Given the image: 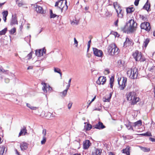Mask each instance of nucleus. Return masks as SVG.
Listing matches in <instances>:
<instances>
[{"instance_id":"obj_1","label":"nucleus","mask_w":155,"mask_h":155,"mask_svg":"<svg viewBox=\"0 0 155 155\" xmlns=\"http://www.w3.org/2000/svg\"><path fill=\"white\" fill-rule=\"evenodd\" d=\"M137 28V23L134 20L131 19L126 23L124 27L121 28V30L124 33L130 34L134 32Z\"/></svg>"},{"instance_id":"obj_2","label":"nucleus","mask_w":155,"mask_h":155,"mask_svg":"<svg viewBox=\"0 0 155 155\" xmlns=\"http://www.w3.org/2000/svg\"><path fill=\"white\" fill-rule=\"evenodd\" d=\"M127 99L131 101V104L134 105L139 101V98L137 97L136 92L130 91L127 92L126 94Z\"/></svg>"},{"instance_id":"obj_3","label":"nucleus","mask_w":155,"mask_h":155,"mask_svg":"<svg viewBox=\"0 0 155 155\" xmlns=\"http://www.w3.org/2000/svg\"><path fill=\"white\" fill-rule=\"evenodd\" d=\"M107 52L109 55L111 56L117 55L119 53V48L115 44H110L107 48Z\"/></svg>"},{"instance_id":"obj_4","label":"nucleus","mask_w":155,"mask_h":155,"mask_svg":"<svg viewBox=\"0 0 155 155\" xmlns=\"http://www.w3.org/2000/svg\"><path fill=\"white\" fill-rule=\"evenodd\" d=\"M138 74V69L136 68H132L127 71V75L130 78L134 79L137 78Z\"/></svg>"},{"instance_id":"obj_5","label":"nucleus","mask_w":155,"mask_h":155,"mask_svg":"<svg viewBox=\"0 0 155 155\" xmlns=\"http://www.w3.org/2000/svg\"><path fill=\"white\" fill-rule=\"evenodd\" d=\"M132 56L136 61H140L143 62L145 61V59L142 56L141 53L138 51H136L133 54Z\"/></svg>"},{"instance_id":"obj_6","label":"nucleus","mask_w":155,"mask_h":155,"mask_svg":"<svg viewBox=\"0 0 155 155\" xmlns=\"http://www.w3.org/2000/svg\"><path fill=\"white\" fill-rule=\"evenodd\" d=\"M127 78L125 77L120 78L118 79V84L119 85V88L120 90H123L126 86Z\"/></svg>"},{"instance_id":"obj_7","label":"nucleus","mask_w":155,"mask_h":155,"mask_svg":"<svg viewBox=\"0 0 155 155\" xmlns=\"http://www.w3.org/2000/svg\"><path fill=\"white\" fill-rule=\"evenodd\" d=\"M142 29L145 30L147 31H149L151 29L150 23L148 22H144L142 23L140 25Z\"/></svg>"},{"instance_id":"obj_8","label":"nucleus","mask_w":155,"mask_h":155,"mask_svg":"<svg viewBox=\"0 0 155 155\" xmlns=\"http://www.w3.org/2000/svg\"><path fill=\"white\" fill-rule=\"evenodd\" d=\"M93 53L94 55L98 57H102V56L103 53L101 50L94 48H93Z\"/></svg>"},{"instance_id":"obj_9","label":"nucleus","mask_w":155,"mask_h":155,"mask_svg":"<svg viewBox=\"0 0 155 155\" xmlns=\"http://www.w3.org/2000/svg\"><path fill=\"white\" fill-rule=\"evenodd\" d=\"M42 84L43 85L42 90L44 92H48L49 93L51 91L52 88L49 85L47 86L46 84L45 83H42Z\"/></svg>"},{"instance_id":"obj_10","label":"nucleus","mask_w":155,"mask_h":155,"mask_svg":"<svg viewBox=\"0 0 155 155\" xmlns=\"http://www.w3.org/2000/svg\"><path fill=\"white\" fill-rule=\"evenodd\" d=\"M106 77L100 76L99 77L96 83L98 84H104L106 82Z\"/></svg>"},{"instance_id":"obj_11","label":"nucleus","mask_w":155,"mask_h":155,"mask_svg":"<svg viewBox=\"0 0 155 155\" xmlns=\"http://www.w3.org/2000/svg\"><path fill=\"white\" fill-rule=\"evenodd\" d=\"M93 127L94 129L96 128L98 129H102L105 128V127L101 122L99 121L96 124L93 126Z\"/></svg>"},{"instance_id":"obj_12","label":"nucleus","mask_w":155,"mask_h":155,"mask_svg":"<svg viewBox=\"0 0 155 155\" xmlns=\"http://www.w3.org/2000/svg\"><path fill=\"white\" fill-rule=\"evenodd\" d=\"M133 43L132 44V40H130L128 38H127L126 39V41L124 43L123 47L124 48H126L127 46L133 45Z\"/></svg>"},{"instance_id":"obj_13","label":"nucleus","mask_w":155,"mask_h":155,"mask_svg":"<svg viewBox=\"0 0 155 155\" xmlns=\"http://www.w3.org/2000/svg\"><path fill=\"white\" fill-rule=\"evenodd\" d=\"M65 0H60L58 1L55 3V6L57 8L61 9V5H63V1Z\"/></svg>"},{"instance_id":"obj_14","label":"nucleus","mask_w":155,"mask_h":155,"mask_svg":"<svg viewBox=\"0 0 155 155\" xmlns=\"http://www.w3.org/2000/svg\"><path fill=\"white\" fill-rule=\"evenodd\" d=\"M91 144L90 140H86L83 142V148L84 149H88Z\"/></svg>"},{"instance_id":"obj_15","label":"nucleus","mask_w":155,"mask_h":155,"mask_svg":"<svg viewBox=\"0 0 155 155\" xmlns=\"http://www.w3.org/2000/svg\"><path fill=\"white\" fill-rule=\"evenodd\" d=\"M28 144L25 142H22L20 143V147L22 151L24 150L27 149L28 148Z\"/></svg>"},{"instance_id":"obj_16","label":"nucleus","mask_w":155,"mask_h":155,"mask_svg":"<svg viewBox=\"0 0 155 155\" xmlns=\"http://www.w3.org/2000/svg\"><path fill=\"white\" fill-rule=\"evenodd\" d=\"M18 21L16 16H14L13 15H12V18L10 22L11 25H13L15 24H18Z\"/></svg>"},{"instance_id":"obj_17","label":"nucleus","mask_w":155,"mask_h":155,"mask_svg":"<svg viewBox=\"0 0 155 155\" xmlns=\"http://www.w3.org/2000/svg\"><path fill=\"white\" fill-rule=\"evenodd\" d=\"M130 147L129 146L127 147L125 149L122 150V153L126 154L127 155H130Z\"/></svg>"},{"instance_id":"obj_18","label":"nucleus","mask_w":155,"mask_h":155,"mask_svg":"<svg viewBox=\"0 0 155 155\" xmlns=\"http://www.w3.org/2000/svg\"><path fill=\"white\" fill-rule=\"evenodd\" d=\"M27 131L26 127L24 126L23 127V128L21 130L19 134L18 137L20 136L21 135H25L27 133Z\"/></svg>"},{"instance_id":"obj_19","label":"nucleus","mask_w":155,"mask_h":155,"mask_svg":"<svg viewBox=\"0 0 155 155\" xmlns=\"http://www.w3.org/2000/svg\"><path fill=\"white\" fill-rule=\"evenodd\" d=\"M36 11L38 13L41 14L44 13V11L43 8L42 7L39 5H37L36 8Z\"/></svg>"},{"instance_id":"obj_20","label":"nucleus","mask_w":155,"mask_h":155,"mask_svg":"<svg viewBox=\"0 0 155 155\" xmlns=\"http://www.w3.org/2000/svg\"><path fill=\"white\" fill-rule=\"evenodd\" d=\"M101 150L100 149H96L92 152V155H101Z\"/></svg>"},{"instance_id":"obj_21","label":"nucleus","mask_w":155,"mask_h":155,"mask_svg":"<svg viewBox=\"0 0 155 155\" xmlns=\"http://www.w3.org/2000/svg\"><path fill=\"white\" fill-rule=\"evenodd\" d=\"M142 122L141 120H139L135 123H133V127H135L136 126H141L142 125Z\"/></svg>"},{"instance_id":"obj_22","label":"nucleus","mask_w":155,"mask_h":155,"mask_svg":"<svg viewBox=\"0 0 155 155\" xmlns=\"http://www.w3.org/2000/svg\"><path fill=\"white\" fill-rule=\"evenodd\" d=\"M124 12V11L123 10H120V11H117L118 17L121 18H122L123 17V14Z\"/></svg>"},{"instance_id":"obj_23","label":"nucleus","mask_w":155,"mask_h":155,"mask_svg":"<svg viewBox=\"0 0 155 155\" xmlns=\"http://www.w3.org/2000/svg\"><path fill=\"white\" fill-rule=\"evenodd\" d=\"M127 127L128 130H133V123L129 122L128 124L126 125Z\"/></svg>"},{"instance_id":"obj_24","label":"nucleus","mask_w":155,"mask_h":155,"mask_svg":"<svg viewBox=\"0 0 155 155\" xmlns=\"http://www.w3.org/2000/svg\"><path fill=\"white\" fill-rule=\"evenodd\" d=\"M35 54L38 57H41L43 55V53L41 50H36Z\"/></svg>"},{"instance_id":"obj_25","label":"nucleus","mask_w":155,"mask_h":155,"mask_svg":"<svg viewBox=\"0 0 155 155\" xmlns=\"http://www.w3.org/2000/svg\"><path fill=\"white\" fill-rule=\"evenodd\" d=\"M150 8V4L148 5V1H147V2L145 3V5L143 7V8L147 10V11H148L149 9Z\"/></svg>"},{"instance_id":"obj_26","label":"nucleus","mask_w":155,"mask_h":155,"mask_svg":"<svg viewBox=\"0 0 155 155\" xmlns=\"http://www.w3.org/2000/svg\"><path fill=\"white\" fill-rule=\"evenodd\" d=\"M134 8L133 7H128L126 8V11L127 13H131L134 11Z\"/></svg>"},{"instance_id":"obj_27","label":"nucleus","mask_w":155,"mask_h":155,"mask_svg":"<svg viewBox=\"0 0 155 155\" xmlns=\"http://www.w3.org/2000/svg\"><path fill=\"white\" fill-rule=\"evenodd\" d=\"M50 18H54L56 17H57V18H58L59 17V15L53 14V13L52 11L51 10H50Z\"/></svg>"},{"instance_id":"obj_28","label":"nucleus","mask_w":155,"mask_h":155,"mask_svg":"<svg viewBox=\"0 0 155 155\" xmlns=\"http://www.w3.org/2000/svg\"><path fill=\"white\" fill-rule=\"evenodd\" d=\"M85 129L86 130H89L92 128V126L90 124H87L84 126Z\"/></svg>"},{"instance_id":"obj_29","label":"nucleus","mask_w":155,"mask_h":155,"mask_svg":"<svg viewBox=\"0 0 155 155\" xmlns=\"http://www.w3.org/2000/svg\"><path fill=\"white\" fill-rule=\"evenodd\" d=\"M114 77L112 76L110 79V87L113 88V82L114 81Z\"/></svg>"},{"instance_id":"obj_30","label":"nucleus","mask_w":155,"mask_h":155,"mask_svg":"<svg viewBox=\"0 0 155 155\" xmlns=\"http://www.w3.org/2000/svg\"><path fill=\"white\" fill-rule=\"evenodd\" d=\"M140 149L141 150L144 152H149L150 150L149 148L144 147H140Z\"/></svg>"},{"instance_id":"obj_31","label":"nucleus","mask_w":155,"mask_h":155,"mask_svg":"<svg viewBox=\"0 0 155 155\" xmlns=\"http://www.w3.org/2000/svg\"><path fill=\"white\" fill-rule=\"evenodd\" d=\"M5 147L4 146H0V155H2L5 150Z\"/></svg>"},{"instance_id":"obj_32","label":"nucleus","mask_w":155,"mask_h":155,"mask_svg":"<svg viewBox=\"0 0 155 155\" xmlns=\"http://www.w3.org/2000/svg\"><path fill=\"white\" fill-rule=\"evenodd\" d=\"M54 68V72L59 74L60 76H61L62 74L61 72V71L60 69L58 68Z\"/></svg>"},{"instance_id":"obj_33","label":"nucleus","mask_w":155,"mask_h":155,"mask_svg":"<svg viewBox=\"0 0 155 155\" xmlns=\"http://www.w3.org/2000/svg\"><path fill=\"white\" fill-rule=\"evenodd\" d=\"M7 30V28H5L4 29L0 31V33L1 35H5L6 32Z\"/></svg>"},{"instance_id":"obj_34","label":"nucleus","mask_w":155,"mask_h":155,"mask_svg":"<svg viewBox=\"0 0 155 155\" xmlns=\"http://www.w3.org/2000/svg\"><path fill=\"white\" fill-rule=\"evenodd\" d=\"M68 8V6L67 5V4H65V5L63 7H62L60 9L61 10V12H62L63 11H66Z\"/></svg>"},{"instance_id":"obj_35","label":"nucleus","mask_w":155,"mask_h":155,"mask_svg":"<svg viewBox=\"0 0 155 155\" xmlns=\"http://www.w3.org/2000/svg\"><path fill=\"white\" fill-rule=\"evenodd\" d=\"M140 135L148 137L152 136L151 133L149 132H147L145 133L140 134Z\"/></svg>"},{"instance_id":"obj_36","label":"nucleus","mask_w":155,"mask_h":155,"mask_svg":"<svg viewBox=\"0 0 155 155\" xmlns=\"http://www.w3.org/2000/svg\"><path fill=\"white\" fill-rule=\"evenodd\" d=\"M149 41H150L149 39L148 38H147L145 40V41L144 42V47H147Z\"/></svg>"},{"instance_id":"obj_37","label":"nucleus","mask_w":155,"mask_h":155,"mask_svg":"<svg viewBox=\"0 0 155 155\" xmlns=\"http://www.w3.org/2000/svg\"><path fill=\"white\" fill-rule=\"evenodd\" d=\"M67 92L68 90H67L65 89L63 92H61V94H62V97H65L67 95Z\"/></svg>"},{"instance_id":"obj_38","label":"nucleus","mask_w":155,"mask_h":155,"mask_svg":"<svg viewBox=\"0 0 155 155\" xmlns=\"http://www.w3.org/2000/svg\"><path fill=\"white\" fill-rule=\"evenodd\" d=\"M8 12L7 11H5L2 12L3 17H7L8 15Z\"/></svg>"},{"instance_id":"obj_39","label":"nucleus","mask_w":155,"mask_h":155,"mask_svg":"<svg viewBox=\"0 0 155 155\" xmlns=\"http://www.w3.org/2000/svg\"><path fill=\"white\" fill-rule=\"evenodd\" d=\"M16 31V28H15L12 29L10 31H9V33L10 34L13 35Z\"/></svg>"},{"instance_id":"obj_40","label":"nucleus","mask_w":155,"mask_h":155,"mask_svg":"<svg viewBox=\"0 0 155 155\" xmlns=\"http://www.w3.org/2000/svg\"><path fill=\"white\" fill-rule=\"evenodd\" d=\"M109 95H110V96H109V97H108L107 99H105V100L104 101V102H109L110 101L111 97V96H112V94H111V93H110Z\"/></svg>"},{"instance_id":"obj_41","label":"nucleus","mask_w":155,"mask_h":155,"mask_svg":"<svg viewBox=\"0 0 155 155\" xmlns=\"http://www.w3.org/2000/svg\"><path fill=\"white\" fill-rule=\"evenodd\" d=\"M46 137H43V139L41 141V143L42 144H44L46 141Z\"/></svg>"},{"instance_id":"obj_42","label":"nucleus","mask_w":155,"mask_h":155,"mask_svg":"<svg viewBox=\"0 0 155 155\" xmlns=\"http://www.w3.org/2000/svg\"><path fill=\"white\" fill-rule=\"evenodd\" d=\"M113 5L114 6L115 9L117 8H118V7H120L119 5L118 4L117 2H114Z\"/></svg>"},{"instance_id":"obj_43","label":"nucleus","mask_w":155,"mask_h":155,"mask_svg":"<svg viewBox=\"0 0 155 155\" xmlns=\"http://www.w3.org/2000/svg\"><path fill=\"white\" fill-rule=\"evenodd\" d=\"M32 52H31L27 55V57H28V59L30 60L32 56Z\"/></svg>"},{"instance_id":"obj_44","label":"nucleus","mask_w":155,"mask_h":155,"mask_svg":"<svg viewBox=\"0 0 155 155\" xmlns=\"http://www.w3.org/2000/svg\"><path fill=\"white\" fill-rule=\"evenodd\" d=\"M140 17L142 18V19L143 21H145L147 20V18L146 17L144 16L143 15H140Z\"/></svg>"},{"instance_id":"obj_45","label":"nucleus","mask_w":155,"mask_h":155,"mask_svg":"<svg viewBox=\"0 0 155 155\" xmlns=\"http://www.w3.org/2000/svg\"><path fill=\"white\" fill-rule=\"evenodd\" d=\"M140 0H135V1L134 2V4L136 6H137L139 4V2Z\"/></svg>"},{"instance_id":"obj_46","label":"nucleus","mask_w":155,"mask_h":155,"mask_svg":"<svg viewBox=\"0 0 155 155\" xmlns=\"http://www.w3.org/2000/svg\"><path fill=\"white\" fill-rule=\"evenodd\" d=\"M74 44L76 47H77L78 45V41L75 38H74Z\"/></svg>"},{"instance_id":"obj_47","label":"nucleus","mask_w":155,"mask_h":155,"mask_svg":"<svg viewBox=\"0 0 155 155\" xmlns=\"http://www.w3.org/2000/svg\"><path fill=\"white\" fill-rule=\"evenodd\" d=\"M43 137H45L46 134V129H45L43 130Z\"/></svg>"},{"instance_id":"obj_48","label":"nucleus","mask_w":155,"mask_h":155,"mask_svg":"<svg viewBox=\"0 0 155 155\" xmlns=\"http://www.w3.org/2000/svg\"><path fill=\"white\" fill-rule=\"evenodd\" d=\"M106 0H98V2H101V4L103 5L104 3Z\"/></svg>"},{"instance_id":"obj_49","label":"nucleus","mask_w":155,"mask_h":155,"mask_svg":"<svg viewBox=\"0 0 155 155\" xmlns=\"http://www.w3.org/2000/svg\"><path fill=\"white\" fill-rule=\"evenodd\" d=\"M149 140L155 142V139L152 137H150L149 138Z\"/></svg>"},{"instance_id":"obj_50","label":"nucleus","mask_w":155,"mask_h":155,"mask_svg":"<svg viewBox=\"0 0 155 155\" xmlns=\"http://www.w3.org/2000/svg\"><path fill=\"white\" fill-rule=\"evenodd\" d=\"M72 103H70L68 105V107L69 109H70L72 106Z\"/></svg>"},{"instance_id":"obj_51","label":"nucleus","mask_w":155,"mask_h":155,"mask_svg":"<svg viewBox=\"0 0 155 155\" xmlns=\"http://www.w3.org/2000/svg\"><path fill=\"white\" fill-rule=\"evenodd\" d=\"M115 10L116 12L117 11H120V10H122L121 8V7L120 6L118 7V8H116Z\"/></svg>"},{"instance_id":"obj_52","label":"nucleus","mask_w":155,"mask_h":155,"mask_svg":"<svg viewBox=\"0 0 155 155\" xmlns=\"http://www.w3.org/2000/svg\"><path fill=\"white\" fill-rule=\"evenodd\" d=\"M118 19H117L114 22V25L116 26H118Z\"/></svg>"},{"instance_id":"obj_53","label":"nucleus","mask_w":155,"mask_h":155,"mask_svg":"<svg viewBox=\"0 0 155 155\" xmlns=\"http://www.w3.org/2000/svg\"><path fill=\"white\" fill-rule=\"evenodd\" d=\"M37 109V107H35L32 106L31 107L30 109L32 110H36Z\"/></svg>"},{"instance_id":"obj_54","label":"nucleus","mask_w":155,"mask_h":155,"mask_svg":"<svg viewBox=\"0 0 155 155\" xmlns=\"http://www.w3.org/2000/svg\"><path fill=\"white\" fill-rule=\"evenodd\" d=\"M23 5V4L22 2H19L18 3V5L19 7H20Z\"/></svg>"},{"instance_id":"obj_55","label":"nucleus","mask_w":155,"mask_h":155,"mask_svg":"<svg viewBox=\"0 0 155 155\" xmlns=\"http://www.w3.org/2000/svg\"><path fill=\"white\" fill-rule=\"evenodd\" d=\"M9 81V79L8 78H6L5 79V82L6 83H8Z\"/></svg>"},{"instance_id":"obj_56","label":"nucleus","mask_w":155,"mask_h":155,"mask_svg":"<svg viewBox=\"0 0 155 155\" xmlns=\"http://www.w3.org/2000/svg\"><path fill=\"white\" fill-rule=\"evenodd\" d=\"M26 106H27L30 108H31V104H29L28 103H27L26 104Z\"/></svg>"},{"instance_id":"obj_57","label":"nucleus","mask_w":155,"mask_h":155,"mask_svg":"<svg viewBox=\"0 0 155 155\" xmlns=\"http://www.w3.org/2000/svg\"><path fill=\"white\" fill-rule=\"evenodd\" d=\"M70 85L71 84H68V85L66 86V88L65 90H67L68 91L70 87Z\"/></svg>"},{"instance_id":"obj_58","label":"nucleus","mask_w":155,"mask_h":155,"mask_svg":"<svg viewBox=\"0 0 155 155\" xmlns=\"http://www.w3.org/2000/svg\"><path fill=\"white\" fill-rule=\"evenodd\" d=\"M78 22H75L74 21H73L71 22V24L72 25H74L75 24V25H77L78 24Z\"/></svg>"},{"instance_id":"obj_59","label":"nucleus","mask_w":155,"mask_h":155,"mask_svg":"<svg viewBox=\"0 0 155 155\" xmlns=\"http://www.w3.org/2000/svg\"><path fill=\"white\" fill-rule=\"evenodd\" d=\"M0 69L1 70H0V72L2 71L3 72H4L5 71V70L2 69V67H0Z\"/></svg>"},{"instance_id":"obj_60","label":"nucleus","mask_w":155,"mask_h":155,"mask_svg":"<svg viewBox=\"0 0 155 155\" xmlns=\"http://www.w3.org/2000/svg\"><path fill=\"white\" fill-rule=\"evenodd\" d=\"M33 69V67L32 66H29L28 68V70L32 69Z\"/></svg>"},{"instance_id":"obj_61","label":"nucleus","mask_w":155,"mask_h":155,"mask_svg":"<svg viewBox=\"0 0 155 155\" xmlns=\"http://www.w3.org/2000/svg\"><path fill=\"white\" fill-rule=\"evenodd\" d=\"M3 19L4 21L5 22L6 21V20L7 19V17H3Z\"/></svg>"},{"instance_id":"obj_62","label":"nucleus","mask_w":155,"mask_h":155,"mask_svg":"<svg viewBox=\"0 0 155 155\" xmlns=\"http://www.w3.org/2000/svg\"><path fill=\"white\" fill-rule=\"evenodd\" d=\"M65 2L64 3H63V5H62L61 6V7H63V6H64L65 5V4H66L67 3V0H65Z\"/></svg>"},{"instance_id":"obj_63","label":"nucleus","mask_w":155,"mask_h":155,"mask_svg":"<svg viewBox=\"0 0 155 155\" xmlns=\"http://www.w3.org/2000/svg\"><path fill=\"white\" fill-rule=\"evenodd\" d=\"M109 155H114V154L112 152H109Z\"/></svg>"},{"instance_id":"obj_64","label":"nucleus","mask_w":155,"mask_h":155,"mask_svg":"<svg viewBox=\"0 0 155 155\" xmlns=\"http://www.w3.org/2000/svg\"><path fill=\"white\" fill-rule=\"evenodd\" d=\"M95 98H96V96H95L92 100L91 102H90V104L93 101H94V100H95Z\"/></svg>"}]
</instances>
